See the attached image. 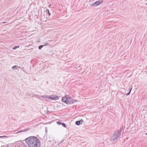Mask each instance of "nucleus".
<instances>
[{
    "instance_id": "obj_1",
    "label": "nucleus",
    "mask_w": 147,
    "mask_h": 147,
    "mask_svg": "<svg viewBox=\"0 0 147 147\" xmlns=\"http://www.w3.org/2000/svg\"><path fill=\"white\" fill-rule=\"evenodd\" d=\"M25 141L28 147H40L41 145L39 139L34 136H30L26 138Z\"/></svg>"
},
{
    "instance_id": "obj_2",
    "label": "nucleus",
    "mask_w": 147,
    "mask_h": 147,
    "mask_svg": "<svg viewBox=\"0 0 147 147\" xmlns=\"http://www.w3.org/2000/svg\"><path fill=\"white\" fill-rule=\"evenodd\" d=\"M62 100L67 104H69L74 102V100L71 99L68 95H66L63 97Z\"/></svg>"
},
{
    "instance_id": "obj_3",
    "label": "nucleus",
    "mask_w": 147,
    "mask_h": 147,
    "mask_svg": "<svg viewBox=\"0 0 147 147\" xmlns=\"http://www.w3.org/2000/svg\"><path fill=\"white\" fill-rule=\"evenodd\" d=\"M45 97L51 100H57L59 99V97L58 96L55 95H52L50 96H47Z\"/></svg>"
},
{
    "instance_id": "obj_4",
    "label": "nucleus",
    "mask_w": 147,
    "mask_h": 147,
    "mask_svg": "<svg viewBox=\"0 0 147 147\" xmlns=\"http://www.w3.org/2000/svg\"><path fill=\"white\" fill-rule=\"evenodd\" d=\"M103 2V1L102 0L97 1L92 4V6L94 7H96L102 3Z\"/></svg>"
},
{
    "instance_id": "obj_5",
    "label": "nucleus",
    "mask_w": 147,
    "mask_h": 147,
    "mask_svg": "<svg viewBox=\"0 0 147 147\" xmlns=\"http://www.w3.org/2000/svg\"><path fill=\"white\" fill-rule=\"evenodd\" d=\"M81 121H77L76 122V125H79L80 124Z\"/></svg>"
},
{
    "instance_id": "obj_6",
    "label": "nucleus",
    "mask_w": 147,
    "mask_h": 147,
    "mask_svg": "<svg viewBox=\"0 0 147 147\" xmlns=\"http://www.w3.org/2000/svg\"><path fill=\"white\" fill-rule=\"evenodd\" d=\"M20 47L19 46H15L13 47V49L14 50H15L17 48H18Z\"/></svg>"
},
{
    "instance_id": "obj_7",
    "label": "nucleus",
    "mask_w": 147,
    "mask_h": 147,
    "mask_svg": "<svg viewBox=\"0 0 147 147\" xmlns=\"http://www.w3.org/2000/svg\"><path fill=\"white\" fill-rule=\"evenodd\" d=\"M61 125L64 127H66V125L63 123H62Z\"/></svg>"
},
{
    "instance_id": "obj_8",
    "label": "nucleus",
    "mask_w": 147,
    "mask_h": 147,
    "mask_svg": "<svg viewBox=\"0 0 147 147\" xmlns=\"http://www.w3.org/2000/svg\"><path fill=\"white\" fill-rule=\"evenodd\" d=\"M43 47V45H40L38 47V49H40L42 47Z\"/></svg>"
},
{
    "instance_id": "obj_9",
    "label": "nucleus",
    "mask_w": 147,
    "mask_h": 147,
    "mask_svg": "<svg viewBox=\"0 0 147 147\" xmlns=\"http://www.w3.org/2000/svg\"><path fill=\"white\" fill-rule=\"evenodd\" d=\"M57 124L59 125L61 124L62 123H61V122L59 121L57 122Z\"/></svg>"
},
{
    "instance_id": "obj_10",
    "label": "nucleus",
    "mask_w": 147,
    "mask_h": 147,
    "mask_svg": "<svg viewBox=\"0 0 147 147\" xmlns=\"http://www.w3.org/2000/svg\"><path fill=\"white\" fill-rule=\"evenodd\" d=\"M7 137L6 136H0V138H5V137Z\"/></svg>"
},
{
    "instance_id": "obj_11",
    "label": "nucleus",
    "mask_w": 147,
    "mask_h": 147,
    "mask_svg": "<svg viewBox=\"0 0 147 147\" xmlns=\"http://www.w3.org/2000/svg\"><path fill=\"white\" fill-rule=\"evenodd\" d=\"M132 89V88H131V89L130 90V91H129V93H128L127 94V95H129V94H130V92H131V90Z\"/></svg>"
},
{
    "instance_id": "obj_12",
    "label": "nucleus",
    "mask_w": 147,
    "mask_h": 147,
    "mask_svg": "<svg viewBox=\"0 0 147 147\" xmlns=\"http://www.w3.org/2000/svg\"><path fill=\"white\" fill-rule=\"evenodd\" d=\"M16 66H16V65H15V66H13L12 68L13 69L14 68H16Z\"/></svg>"
},
{
    "instance_id": "obj_13",
    "label": "nucleus",
    "mask_w": 147,
    "mask_h": 147,
    "mask_svg": "<svg viewBox=\"0 0 147 147\" xmlns=\"http://www.w3.org/2000/svg\"><path fill=\"white\" fill-rule=\"evenodd\" d=\"M48 13H49V16H50L51 15V13H50L49 12H48Z\"/></svg>"
},
{
    "instance_id": "obj_14",
    "label": "nucleus",
    "mask_w": 147,
    "mask_h": 147,
    "mask_svg": "<svg viewBox=\"0 0 147 147\" xmlns=\"http://www.w3.org/2000/svg\"><path fill=\"white\" fill-rule=\"evenodd\" d=\"M47 11H48V12H49V10L48 9H47Z\"/></svg>"
},
{
    "instance_id": "obj_15",
    "label": "nucleus",
    "mask_w": 147,
    "mask_h": 147,
    "mask_svg": "<svg viewBox=\"0 0 147 147\" xmlns=\"http://www.w3.org/2000/svg\"><path fill=\"white\" fill-rule=\"evenodd\" d=\"M5 147H9L8 146H5Z\"/></svg>"
},
{
    "instance_id": "obj_16",
    "label": "nucleus",
    "mask_w": 147,
    "mask_h": 147,
    "mask_svg": "<svg viewBox=\"0 0 147 147\" xmlns=\"http://www.w3.org/2000/svg\"><path fill=\"white\" fill-rule=\"evenodd\" d=\"M146 134H147V133H146Z\"/></svg>"
},
{
    "instance_id": "obj_17",
    "label": "nucleus",
    "mask_w": 147,
    "mask_h": 147,
    "mask_svg": "<svg viewBox=\"0 0 147 147\" xmlns=\"http://www.w3.org/2000/svg\"><path fill=\"white\" fill-rule=\"evenodd\" d=\"M146 5H147V4H146Z\"/></svg>"
}]
</instances>
